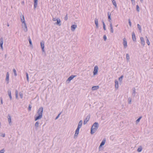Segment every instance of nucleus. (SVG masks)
Segmentation results:
<instances>
[{
	"label": "nucleus",
	"mask_w": 153,
	"mask_h": 153,
	"mask_svg": "<svg viewBox=\"0 0 153 153\" xmlns=\"http://www.w3.org/2000/svg\"><path fill=\"white\" fill-rule=\"evenodd\" d=\"M43 108L42 107H40L37 111V116L34 117V120L35 121L41 119L42 117Z\"/></svg>",
	"instance_id": "obj_1"
},
{
	"label": "nucleus",
	"mask_w": 153,
	"mask_h": 153,
	"mask_svg": "<svg viewBox=\"0 0 153 153\" xmlns=\"http://www.w3.org/2000/svg\"><path fill=\"white\" fill-rule=\"evenodd\" d=\"M99 127V124L97 122H95L92 125L91 130V133L92 134L97 131Z\"/></svg>",
	"instance_id": "obj_2"
},
{
	"label": "nucleus",
	"mask_w": 153,
	"mask_h": 153,
	"mask_svg": "<svg viewBox=\"0 0 153 153\" xmlns=\"http://www.w3.org/2000/svg\"><path fill=\"white\" fill-rule=\"evenodd\" d=\"M105 139H104L103 140H102V141L101 143L99 146V151H100L101 150H102V149H101V148L102 146H103L105 144Z\"/></svg>",
	"instance_id": "obj_3"
},
{
	"label": "nucleus",
	"mask_w": 153,
	"mask_h": 153,
	"mask_svg": "<svg viewBox=\"0 0 153 153\" xmlns=\"http://www.w3.org/2000/svg\"><path fill=\"white\" fill-rule=\"evenodd\" d=\"M98 68L97 66L96 65L95 66L94 70L93 71V74L95 75L97 74L98 73Z\"/></svg>",
	"instance_id": "obj_4"
},
{
	"label": "nucleus",
	"mask_w": 153,
	"mask_h": 153,
	"mask_svg": "<svg viewBox=\"0 0 153 153\" xmlns=\"http://www.w3.org/2000/svg\"><path fill=\"white\" fill-rule=\"evenodd\" d=\"M90 115H88L86 117L84 120L83 124L84 125L86 124L89 121L90 118Z\"/></svg>",
	"instance_id": "obj_5"
},
{
	"label": "nucleus",
	"mask_w": 153,
	"mask_h": 153,
	"mask_svg": "<svg viewBox=\"0 0 153 153\" xmlns=\"http://www.w3.org/2000/svg\"><path fill=\"white\" fill-rule=\"evenodd\" d=\"M3 39L2 37L0 38V47L2 50H3Z\"/></svg>",
	"instance_id": "obj_6"
},
{
	"label": "nucleus",
	"mask_w": 153,
	"mask_h": 153,
	"mask_svg": "<svg viewBox=\"0 0 153 153\" xmlns=\"http://www.w3.org/2000/svg\"><path fill=\"white\" fill-rule=\"evenodd\" d=\"M44 42L43 41H42L40 43L42 49V51L43 52H45V50H44Z\"/></svg>",
	"instance_id": "obj_7"
},
{
	"label": "nucleus",
	"mask_w": 153,
	"mask_h": 153,
	"mask_svg": "<svg viewBox=\"0 0 153 153\" xmlns=\"http://www.w3.org/2000/svg\"><path fill=\"white\" fill-rule=\"evenodd\" d=\"M140 43L141 44V45H143V46H144L145 44V42L144 40V38L143 37H141L140 38Z\"/></svg>",
	"instance_id": "obj_8"
},
{
	"label": "nucleus",
	"mask_w": 153,
	"mask_h": 153,
	"mask_svg": "<svg viewBox=\"0 0 153 153\" xmlns=\"http://www.w3.org/2000/svg\"><path fill=\"white\" fill-rule=\"evenodd\" d=\"M123 45L124 48H126L127 46V42L126 38H124L123 39Z\"/></svg>",
	"instance_id": "obj_9"
},
{
	"label": "nucleus",
	"mask_w": 153,
	"mask_h": 153,
	"mask_svg": "<svg viewBox=\"0 0 153 153\" xmlns=\"http://www.w3.org/2000/svg\"><path fill=\"white\" fill-rule=\"evenodd\" d=\"M76 76L72 75L70 76L67 80V82H70L71 80H72L74 77H75Z\"/></svg>",
	"instance_id": "obj_10"
},
{
	"label": "nucleus",
	"mask_w": 153,
	"mask_h": 153,
	"mask_svg": "<svg viewBox=\"0 0 153 153\" xmlns=\"http://www.w3.org/2000/svg\"><path fill=\"white\" fill-rule=\"evenodd\" d=\"M80 128H77L76 129V130L75 131V133L74 137L76 136L77 137L78 135V134L79 132V130Z\"/></svg>",
	"instance_id": "obj_11"
},
{
	"label": "nucleus",
	"mask_w": 153,
	"mask_h": 153,
	"mask_svg": "<svg viewBox=\"0 0 153 153\" xmlns=\"http://www.w3.org/2000/svg\"><path fill=\"white\" fill-rule=\"evenodd\" d=\"M38 0H34V8H36L37 6Z\"/></svg>",
	"instance_id": "obj_12"
},
{
	"label": "nucleus",
	"mask_w": 153,
	"mask_h": 153,
	"mask_svg": "<svg viewBox=\"0 0 153 153\" xmlns=\"http://www.w3.org/2000/svg\"><path fill=\"white\" fill-rule=\"evenodd\" d=\"M111 14L109 12L108 13V21L110 22V23H112L111 22Z\"/></svg>",
	"instance_id": "obj_13"
},
{
	"label": "nucleus",
	"mask_w": 153,
	"mask_h": 153,
	"mask_svg": "<svg viewBox=\"0 0 153 153\" xmlns=\"http://www.w3.org/2000/svg\"><path fill=\"white\" fill-rule=\"evenodd\" d=\"M9 73L8 72H7L6 74V80L7 82V83H9Z\"/></svg>",
	"instance_id": "obj_14"
},
{
	"label": "nucleus",
	"mask_w": 153,
	"mask_h": 153,
	"mask_svg": "<svg viewBox=\"0 0 153 153\" xmlns=\"http://www.w3.org/2000/svg\"><path fill=\"white\" fill-rule=\"evenodd\" d=\"M94 22L96 25V28H98L99 27V26L98 22V19L97 18H96L95 19Z\"/></svg>",
	"instance_id": "obj_15"
},
{
	"label": "nucleus",
	"mask_w": 153,
	"mask_h": 153,
	"mask_svg": "<svg viewBox=\"0 0 153 153\" xmlns=\"http://www.w3.org/2000/svg\"><path fill=\"white\" fill-rule=\"evenodd\" d=\"M99 88L98 86H93L92 88V90L93 91L96 90L98 89Z\"/></svg>",
	"instance_id": "obj_16"
},
{
	"label": "nucleus",
	"mask_w": 153,
	"mask_h": 153,
	"mask_svg": "<svg viewBox=\"0 0 153 153\" xmlns=\"http://www.w3.org/2000/svg\"><path fill=\"white\" fill-rule=\"evenodd\" d=\"M7 93H8V94L9 96V97H10V100H12V96L11 95V91L10 90H8V91H7Z\"/></svg>",
	"instance_id": "obj_17"
},
{
	"label": "nucleus",
	"mask_w": 153,
	"mask_h": 153,
	"mask_svg": "<svg viewBox=\"0 0 153 153\" xmlns=\"http://www.w3.org/2000/svg\"><path fill=\"white\" fill-rule=\"evenodd\" d=\"M23 24H24V26L25 27V28L24 29V30L25 32H27V28L26 23L25 22H24V23Z\"/></svg>",
	"instance_id": "obj_18"
},
{
	"label": "nucleus",
	"mask_w": 153,
	"mask_h": 153,
	"mask_svg": "<svg viewBox=\"0 0 153 153\" xmlns=\"http://www.w3.org/2000/svg\"><path fill=\"white\" fill-rule=\"evenodd\" d=\"M77 27V25H73L71 27V30L72 31H74L75 28Z\"/></svg>",
	"instance_id": "obj_19"
},
{
	"label": "nucleus",
	"mask_w": 153,
	"mask_h": 153,
	"mask_svg": "<svg viewBox=\"0 0 153 153\" xmlns=\"http://www.w3.org/2000/svg\"><path fill=\"white\" fill-rule=\"evenodd\" d=\"M115 87L116 89H117L118 88V82L117 80H115Z\"/></svg>",
	"instance_id": "obj_20"
},
{
	"label": "nucleus",
	"mask_w": 153,
	"mask_h": 153,
	"mask_svg": "<svg viewBox=\"0 0 153 153\" xmlns=\"http://www.w3.org/2000/svg\"><path fill=\"white\" fill-rule=\"evenodd\" d=\"M82 120H80L78 123L77 128H80L82 126Z\"/></svg>",
	"instance_id": "obj_21"
},
{
	"label": "nucleus",
	"mask_w": 153,
	"mask_h": 153,
	"mask_svg": "<svg viewBox=\"0 0 153 153\" xmlns=\"http://www.w3.org/2000/svg\"><path fill=\"white\" fill-rule=\"evenodd\" d=\"M132 38L134 42L136 41V37H135V35L134 32H133L132 33Z\"/></svg>",
	"instance_id": "obj_22"
},
{
	"label": "nucleus",
	"mask_w": 153,
	"mask_h": 153,
	"mask_svg": "<svg viewBox=\"0 0 153 153\" xmlns=\"http://www.w3.org/2000/svg\"><path fill=\"white\" fill-rule=\"evenodd\" d=\"M133 92L132 93V95L134 97L135 96V88H133L132 89Z\"/></svg>",
	"instance_id": "obj_23"
},
{
	"label": "nucleus",
	"mask_w": 153,
	"mask_h": 153,
	"mask_svg": "<svg viewBox=\"0 0 153 153\" xmlns=\"http://www.w3.org/2000/svg\"><path fill=\"white\" fill-rule=\"evenodd\" d=\"M110 27L111 32V33H113V29L112 23H110Z\"/></svg>",
	"instance_id": "obj_24"
},
{
	"label": "nucleus",
	"mask_w": 153,
	"mask_h": 153,
	"mask_svg": "<svg viewBox=\"0 0 153 153\" xmlns=\"http://www.w3.org/2000/svg\"><path fill=\"white\" fill-rule=\"evenodd\" d=\"M112 2L114 5L115 7H117V5L116 2V1L115 0H111Z\"/></svg>",
	"instance_id": "obj_25"
},
{
	"label": "nucleus",
	"mask_w": 153,
	"mask_h": 153,
	"mask_svg": "<svg viewBox=\"0 0 153 153\" xmlns=\"http://www.w3.org/2000/svg\"><path fill=\"white\" fill-rule=\"evenodd\" d=\"M57 22H56V24L57 25H59V26L61 25V24H60V20L59 19H58V20L56 21Z\"/></svg>",
	"instance_id": "obj_26"
},
{
	"label": "nucleus",
	"mask_w": 153,
	"mask_h": 153,
	"mask_svg": "<svg viewBox=\"0 0 153 153\" xmlns=\"http://www.w3.org/2000/svg\"><path fill=\"white\" fill-rule=\"evenodd\" d=\"M8 121L9 123L11 122V117L9 115L8 117Z\"/></svg>",
	"instance_id": "obj_27"
},
{
	"label": "nucleus",
	"mask_w": 153,
	"mask_h": 153,
	"mask_svg": "<svg viewBox=\"0 0 153 153\" xmlns=\"http://www.w3.org/2000/svg\"><path fill=\"white\" fill-rule=\"evenodd\" d=\"M146 43L148 44V45H150V42L149 41V40L147 36H146Z\"/></svg>",
	"instance_id": "obj_28"
},
{
	"label": "nucleus",
	"mask_w": 153,
	"mask_h": 153,
	"mask_svg": "<svg viewBox=\"0 0 153 153\" xmlns=\"http://www.w3.org/2000/svg\"><path fill=\"white\" fill-rule=\"evenodd\" d=\"M102 24H103V29L105 30H106V27H105V23L103 21V20L102 21Z\"/></svg>",
	"instance_id": "obj_29"
},
{
	"label": "nucleus",
	"mask_w": 153,
	"mask_h": 153,
	"mask_svg": "<svg viewBox=\"0 0 153 153\" xmlns=\"http://www.w3.org/2000/svg\"><path fill=\"white\" fill-rule=\"evenodd\" d=\"M21 21L22 22V23H24V22H25V21L24 17L23 16H22V18H21Z\"/></svg>",
	"instance_id": "obj_30"
},
{
	"label": "nucleus",
	"mask_w": 153,
	"mask_h": 153,
	"mask_svg": "<svg viewBox=\"0 0 153 153\" xmlns=\"http://www.w3.org/2000/svg\"><path fill=\"white\" fill-rule=\"evenodd\" d=\"M137 27L138 28L140 31V32H141V28L140 25L139 24H138L137 25Z\"/></svg>",
	"instance_id": "obj_31"
},
{
	"label": "nucleus",
	"mask_w": 153,
	"mask_h": 153,
	"mask_svg": "<svg viewBox=\"0 0 153 153\" xmlns=\"http://www.w3.org/2000/svg\"><path fill=\"white\" fill-rule=\"evenodd\" d=\"M126 58L128 62L129 61L130 57H129V55L128 54V53H127L126 54Z\"/></svg>",
	"instance_id": "obj_32"
},
{
	"label": "nucleus",
	"mask_w": 153,
	"mask_h": 153,
	"mask_svg": "<svg viewBox=\"0 0 153 153\" xmlns=\"http://www.w3.org/2000/svg\"><path fill=\"white\" fill-rule=\"evenodd\" d=\"M142 149V147L140 146L137 149V151L138 152H141Z\"/></svg>",
	"instance_id": "obj_33"
},
{
	"label": "nucleus",
	"mask_w": 153,
	"mask_h": 153,
	"mask_svg": "<svg viewBox=\"0 0 153 153\" xmlns=\"http://www.w3.org/2000/svg\"><path fill=\"white\" fill-rule=\"evenodd\" d=\"M13 72L14 73V74L15 76H16L17 75V74L16 72V70L15 68H13Z\"/></svg>",
	"instance_id": "obj_34"
},
{
	"label": "nucleus",
	"mask_w": 153,
	"mask_h": 153,
	"mask_svg": "<svg viewBox=\"0 0 153 153\" xmlns=\"http://www.w3.org/2000/svg\"><path fill=\"white\" fill-rule=\"evenodd\" d=\"M39 124V122L38 121L36 122L35 124V126L36 128H37L38 127V125Z\"/></svg>",
	"instance_id": "obj_35"
},
{
	"label": "nucleus",
	"mask_w": 153,
	"mask_h": 153,
	"mask_svg": "<svg viewBox=\"0 0 153 153\" xmlns=\"http://www.w3.org/2000/svg\"><path fill=\"white\" fill-rule=\"evenodd\" d=\"M16 99H17L18 98V92L17 90L16 91Z\"/></svg>",
	"instance_id": "obj_36"
},
{
	"label": "nucleus",
	"mask_w": 153,
	"mask_h": 153,
	"mask_svg": "<svg viewBox=\"0 0 153 153\" xmlns=\"http://www.w3.org/2000/svg\"><path fill=\"white\" fill-rule=\"evenodd\" d=\"M136 10L137 12H140L139 7L138 5H136Z\"/></svg>",
	"instance_id": "obj_37"
},
{
	"label": "nucleus",
	"mask_w": 153,
	"mask_h": 153,
	"mask_svg": "<svg viewBox=\"0 0 153 153\" xmlns=\"http://www.w3.org/2000/svg\"><path fill=\"white\" fill-rule=\"evenodd\" d=\"M142 117L141 116L136 121V123H138L139 122L140 120L142 118Z\"/></svg>",
	"instance_id": "obj_38"
},
{
	"label": "nucleus",
	"mask_w": 153,
	"mask_h": 153,
	"mask_svg": "<svg viewBox=\"0 0 153 153\" xmlns=\"http://www.w3.org/2000/svg\"><path fill=\"white\" fill-rule=\"evenodd\" d=\"M123 75L121 76L120 77H119V81H120V82L122 81V79H123Z\"/></svg>",
	"instance_id": "obj_39"
},
{
	"label": "nucleus",
	"mask_w": 153,
	"mask_h": 153,
	"mask_svg": "<svg viewBox=\"0 0 153 153\" xmlns=\"http://www.w3.org/2000/svg\"><path fill=\"white\" fill-rule=\"evenodd\" d=\"M128 23H129V26L130 27H131V20H130V19H128Z\"/></svg>",
	"instance_id": "obj_40"
},
{
	"label": "nucleus",
	"mask_w": 153,
	"mask_h": 153,
	"mask_svg": "<svg viewBox=\"0 0 153 153\" xmlns=\"http://www.w3.org/2000/svg\"><path fill=\"white\" fill-rule=\"evenodd\" d=\"M26 74L27 79V81H29V76H28V75L27 73L26 72Z\"/></svg>",
	"instance_id": "obj_41"
},
{
	"label": "nucleus",
	"mask_w": 153,
	"mask_h": 153,
	"mask_svg": "<svg viewBox=\"0 0 153 153\" xmlns=\"http://www.w3.org/2000/svg\"><path fill=\"white\" fill-rule=\"evenodd\" d=\"M19 94L20 98H21V99H22L23 98V94L21 92H20Z\"/></svg>",
	"instance_id": "obj_42"
},
{
	"label": "nucleus",
	"mask_w": 153,
	"mask_h": 153,
	"mask_svg": "<svg viewBox=\"0 0 153 153\" xmlns=\"http://www.w3.org/2000/svg\"><path fill=\"white\" fill-rule=\"evenodd\" d=\"M31 106L30 105H29L28 106V110L29 111H31Z\"/></svg>",
	"instance_id": "obj_43"
},
{
	"label": "nucleus",
	"mask_w": 153,
	"mask_h": 153,
	"mask_svg": "<svg viewBox=\"0 0 153 153\" xmlns=\"http://www.w3.org/2000/svg\"><path fill=\"white\" fill-rule=\"evenodd\" d=\"M128 103L129 104H130L131 103V99L130 98H129L128 99Z\"/></svg>",
	"instance_id": "obj_44"
},
{
	"label": "nucleus",
	"mask_w": 153,
	"mask_h": 153,
	"mask_svg": "<svg viewBox=\"0 0 153 153\" xmlns=\"http://www.w3.org/2000/svg\"><path fill=\"white\" fill-rule=\"evenodd\" d=\"M28 40H29V43L30 44V46L31 45H32V43L31 40V39H30V38H29Z\"/></svg>",
	"instance_id": "obj_45"
},
{
	"label": "nucleus",
	"mask_w": 153,
	"mask_h": 153,
	"mask_svg": "<svg viewBox=\"0 0 153 153\" xmlns=\"http://www.w3.org/2000/svg\"><path fill=\"white\" fill-rule=\"evenodd\" d=\"M61 114V113L59 114L57 116V117H56L55 119L56 120L59 117L60 115Z\"/></svg>",
	"instance_id": "obj_46"
},
{
	"label": "nucleus",
	"mask_w": 153,
	"mask_h": 153,
	"mask_svg": "<svg viewBox=\"0 0 153 153\" xmlns=\"http://www.w3.org/2000/svg\"><path fill=\"white\" fill-rule=\"evenodd\" d=\"M4 149H3L0 151V153H4Z\"/></svg>",
	"instance_id": "obj_47"
},
{
	"label": "nucleus",
	"mask_w": 153,
	"mask_h": 153,
	"mask_svg": "<svg viewBox=\"0 0 153 153\" xmlns=\"http://www.w3.org/2000/svg\"><path fill=\"white\" fill-rule=\"evenodd\" d=\"M103 39L105 41L107 39V37L106 35H104L103 36Z\"/></svg>",
	"instance_id": "obj_48"
},
{
	"label": "nucleus",
	"mask_w": 153,
	"mask_h": 153,
	"mask_svg": "<svg viewBox=\"0 0 153 153\" xmlns=\"http://www.w3.org/2000/svg\"><path fill=\"white\" fill-rule=\"evenodd\" d=\"M1 103V104H3V100L2 97L0 98Z\"/></svg>",
	"instance_id": "obj_49"
},
{
	"label": "nucleus",
	"mask_w": 153,
	"mask_h": 153,
	"mask_svg": "<svg viewBox=\"0 0 153 153\" xmlns=\"http://www.w3.org/2000/svg\"><path fill=\"white\" fill-rule=\"evenodd\" d=\"M67 19H68V16H67V14L65 17V20H67Z\"/></svg>",
	"instance_id": "obj_50"
},
{
	"label": "nucleus",
	"mask_w": 153,
	"mask_h": 153,
	"mask_svg": "<svg viewBox=\"0 0 153 153\" xmlns=\"http://www.w3.org/2000/svg\"><path fill=\"white\" fill-rule=\"evenodd\" d=\"M58 19H57L56 18H53V21H57L58 20Z\"/></svg>",
	"instance_id": "obj_51"
},
{
	"label": "nucleus",
	"mask_w": 153,
	"mask_h": 153,
	"mask_svg": "<svg viewBox=\"0 0 153 153\" xmlns=\"http://www.w3.org/2000/svg\"><path fill=\"white\" fill-rule=\"evenodd\" d=\"M1 136L3 137H4L5 136V134H3L1 135Z\"/></svg>",
	"instance_id": "obj_52"
},
{
	"label": "nucleus",
	"mask_w": 153,
	"mask_h": 153,
	"mask_svg": "<svg viewBox=\"0 0 153 153\" xmlns=\"http://www.w3.org/2000/svg\"><path fill=\"white\" fill-rule=\"evenodd\" d=\"M132 3H133V2H134V0H131Z\"/></svg>",
	"instance_id": "obj_53"
},
{
	"label": "nucleus",
	"mask_w": 153,
	"mask_h": 153,
	"mask_svg": "<svg viewBox=\"0 0 153 153\" xmlns=\"http://www.w3.org/2000/svg\"><path fill=\"white\" fill-rule=\"evenodd\" d=\"M7 26L8 27H9V24L8 23H7Z\"/></svg>",
	"instance_id": "obj_54"
},
{
	"label": "nucleus",
	"mask_w": 153,
	"mask_h": 153,
	"mask_svg": "<svg viewBox=\"0 0 153 153\" xmlns=\"http://www.w3.org/2000/svg\"><path fill=\"white\" fill-rule=\"evenodd\" d=\"M140 1L141 2H143V0H140Z\"/></svg>",
	"instance_id": "obj_55"
},
{
	"label": "nucleus",
	"mask_w": 153,
	"mask_h": 153,
	"mask_svg": "<svg viewBox=\"0 0 153 153\" xmlns=\"http://www.w3.org/2000/svg\"><path fill=\"white\" fill-rule=\"evenodd\" d=\"M117 26H118V25H116V27H117Z\"/></svg>",
	"instance_id": "obj_56"
},
{
	"label": "nucleus",
	"mask_w": 153,
	"mask_h": 153,
	"mask_svg": "<svg viewBox=\"0 0 153 153\" xmlns=\"http://www.w3.org/2000/svg\"><path fill=\"white\" fill-rule=\"evenodd\" d=\"M105 153H107V152H105Z\"/></svg>",
	"instance_id": "obj_57"
}]
</instances>
